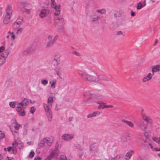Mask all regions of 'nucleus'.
Here are the masks:
<instances>
[{
	"instance_id": "2eb2a0df",
	"label": "nucleus",
	"mask_w": 160,
	"mask_h": 160,
	"mask_svg": "<svg viewBox=\"0 0 160 160\" xmlns=\"http://www.w3.org/2000/svg\"><path fill=\"white\" fill-rule=\"evenodd\" d=\"M56 154V151L54 150H52L50 155L46 158L45 160H53V159L55 157Z\"/></svg>"
},
{
	"instance_id": "f8f14e48",
	"label": "nucleus",
	"mask_w": 160,
	"mask_h": 160,
	"mask_svg": "<svg viewBox=\"0 0 160 160\" xmlns=\"http://www.w3.org/2000/svg\"><path fill=\"white\" fill-rule=\"evenodd\" d=\"M83 100L85 102H87L92 97V95L88 92H85L83 93Z\"/></svg>"
},
{
	"instance_id": "473e14b6",
	"label": "nucleus",
	"mask_w": 160,
	"mask_h": 160,
	"mask_svg": "<svg viewBox=\"0 0 160 160\" xmlns=\"http://www.w3.org/2000/svg\"><path fill=\"white\" fill-rule=\"evenodd\" d=\"M96 12L99 13L101 14H103L106 12V10L105 9H102L101 10H98L96 11Z\"/></svg>"
},
{
	"instance_id": "1a4fd4ad",
	"label": "nucleus",
	"mask_w": 160,
	"mask_h": 160,
	"mask_svg": "<svg viewBox=\"0 0 160 160\" xmlns=\"http://www.w3.org/2000/svg\"><path fill=\"white\" fill-rule=\"evenodd\" d=\"M28 103V99L24 98L21 102H18L17 105L21 106L23 108H25Z\"/></svg>"
},
{
	"instance_id": "a211bd4d",
	"label": "nucleus",
	"mask_w": 160,
	"mask_h": 160,
	"mask_svg": "<svg viewBox=\"0 0 160 160\" xmlns=\"http://www.w3.org/2000/svg\"><path fill=\"white\" fill-rule=\"evenodd\" d=\"M98 78L99 80L101 81H108L110 80L109 78L106 76L102 75L98 76Z\"/></svg>"
},
{
	"instance_id": "6e6552de",
	"label": "nucleus",
	"mask_w": 160,
	"mask_h": 160,
	"mask_svg": "<svg viewBox=\"0 0 160 160\" xmlns=\"http://www.w3.org/2000/svg\"><path fill=\"white\" fill-rule=\"evenodd\" d=\"M16 110L18 112V114L22 116H25V111L21 106L17 105V106L16 107Z\"/></svg>"
},
{
	"instance_id": "864d4df0",
	"label": "nucleus",
	"mask_w": 160,
	"mask_h": 160,
	"mask_svg": "<svg viewBox=\"0 0 160 160\" xmlns=\"http://www.w3.org/2000/svg\"><path fill=\"white\" fill-rule=\"evenodd\" d=\"M123 33L122 31H119L117 32L116 35H122V34Z\"/></svg>"
},
{
	"instance_id": "6e6d98bb",
	"label": "nucleus",
	"mask_w": 160,
	"mask_h": 160,
	"mask_svg": "<svg viewBox=\"0 0 160 160\" xmlns=\"http://www.w3.org/2000/svg\"><path fill=\"white\" fill-rule=\"evenodd\" d=\"M142 117L143 120L144 121L147 120V118H148V117H147L145 115H143L142 116Z\"/></svg>"
},
{
	"instance_id": "6ab92c4d",
	"label": "nucleus",
	"mask_w": 160,
	"mask_h": 160,
	"mask_svg": "<svg viewBox=\"0 0 160 160\" xmlns=\"http://www.w3.org/2000/svg\"><path fill=\"white\" fill-rule=\"evenodd\" d=\"M152 71L153 72V74H154V72L160 71V66L159 65H156L152 66Z\"/></svg>"
},
{
	"instance_id": "c03bdc74",
	"label": "nucleus",
	"mask_w": 160,
	"mask_h": 160,
	"mask_svg": "<svg viewBox=\"0 0 160 160\" xmlns=\"http://www.w3.org/2000/svg\"><path fill=\"white\" fill-rule=\"evenodd\" d=\"M76 147L78 151H82V149L79 145H77L76 146Z\"/></svg>"
},
{
	"instance_id": "49530a36",
	"label": "nucleus",
	"mask_w": 160,
	"mask_h": 160,
	"mask_svg": "<svg viewBox=\"0 0 160 160\" xmlns=\"http://www.w3.org/2000/svg\"><path fill=\"white\" fill-rule=\"evenodd\" d=\"M12 134H13L14 136H16V134L18 135L19 134V132L18 131L13 130H12Z\"/></svg>"
},
{
	"instance_id": "5701e85b",
	"label": "nucleus",
	"mask_w": 160,
	"mask_h": 160,
	"mask_svg": "<svg viewBox=\"0 0 160 160\" xmlns=\"http://www.w3.org/2000/svg\"><path fill=\"white\" fill-rule=\"evenodd\" d=\"M132 150H129L125 155V159L127 160L129 159L132 155Z\"/></svg>"
},
{
	"instance_id": "e433bc0d",
	"label": "nucleus",
	"mask_w": 160,
	"mask_h": 160,
	"mask_svg": "<svg viewBox=\"0 0 160 160\" xmlns=\"http://www.w3.org/2000/svg\"><path fill=\"white\" fill-rule=\"evenodd\" d=\"M34 154L35 153L34 151H31L29 154L28 157L30 158H32L33 157V156L34 155Z\"/></svg>"
},
{
	"instance_id": "c756f323",
	"label": "nucleus",
	"mask_w": 160,
	"mask_h": 160,
	"mask_svg": "<svg viewBox=\"0 0 160 160\" xmlns=\"http://www.w3.org/2000/svg\"><path fill=\"white\" fill-rule=\"evenodd\" d=\"M97 103L99 104L98 107L99 109H103L105 108V103H100L99 102H97Z\"/></svg>"
},
{
	"instance_id": "0e129e2a",
	"label": "nucleus",
	"mask_w": 160,
	"mask_h": 160,
	"mask_svg": "<svg viewBox=\"0 0 160 160\" xmlns=\"http://www.w3.org/2000/svg\"><path fill=\"white\" fill-rule=\"evenodd\" d=\"M157 43H158V40H156L155 41V42H154V45L155 46L157 44Z\"/></svg>"
},
{
	"instance_id": "b1692460",
	"label": "nucleus",
	"mask_w": 160,
	"mask_h": 160,
	"mask_svg": "<svg viewBox=\"0 0 160 160\" xmlns=\"http://www.w3.org/2000/svg\"><path fill=\"white\" fill-rule=\"evenodd\" d=\"M122 121L123 122L125 123L127 125L130 127H133V124L131 122L128 121L125 119H122Z\"/></svg>"
},
{
	"instance_id": "9d476101",
	"label": "nucleus",
	"mask_w": 160,
	"mask_h": 160,
	"mask_svg": "<svg viewBox=\"0 0 160 160\" xmlns=\"http://www.w3.org/2000/svg\"><path fill=\"white\" fill-rule=\"evenodd\" d=\"M138 126L142 130H145L146 128V125L144 124V122L142 120H140L137 122Z\"/></svg>"
},
{
	"instance_id": "774afa93",
	"label": "nucleus",
	"mask_w": 160,
	"mask_h": 160,
	"mask_svg": "<svg viewBox=\"0 0 160 160\" xmlns=\"http://www.w3.org/2000/svg\"><path fill=\"white\" fill-rule=\"evenodd\" d=\"M100 98L101 99H102L103 98V97L102 95H101L100 97Z\"/></svg>"
},
{
	"instance_id": "603ef678",
	"label": "nucleus",
	"mask_w": 160,
	"mask_h": 160,
	"mask_svg": "<svg viewBox=\"0 0 160 160\" xmlns=\"http://www.w3.org/2000/svg\"><path fill=\"white\" fill-rule=\"evenodd\" d=\"M5 49V47L4 46L0 47V52H2Z\"/></svg>"
},
{
	"instance_id": "ddd939ff",
	"label": "nucleus",
	"mask_w": 160,
	"mask_h": 160,
	"mask_svg": "<svg viewBox=\"0 0 160 160\" xmlns=\"http://www.w3.org/2000/svg\"><path fill=\"white\" fill-rule=\"evenodd\" d=\"M45 143L46 142L48 146H51L53 141V137H50L49 138L43 139Z\"/></svg>"
},
{
	"instance_id": "4c0bfd02",
	"label": "nucleus",
	"mask_w": 160,
	"mask_h": 160,
	"mask_svg": "<svg viewBox=\"0 0 160 160\" xmlns=\"http://www.w3.org/2000/svg\"><path fill=\"white\" fill-rule=\"evenodd\" d=\"M5 137V134L4 133L0 131V140L4 138Z\"/></svg>"
},
{
	"instance_id": "69168bd1",
	"label": "nucleus",
	"mask_w": 160,
	"mask_h": 160,
	"mask_svg": "<svg viewBox=\"0 0 160 160\" xmlns=\"http://www.w3.org/2000/svg\"><path fill=\"white\" fill-rule=\"evenodd\" d=\"M149 146H150V147L151 148H152V149L153 148V147L152 146V145L151 144L149 143Z\"/></svg>"
},
{
	"instance_id": "79ce46f5",
	"label": "nucleus",
	"mask_w": 160,
	"mask_h": 160,
	"mask_svg": "<svg viewBox=\"0 0 160 160\" xmlns=\"http://www.w3.org/2000/svg\"><path fill=\"white\" fill-rule=\"evenodd\" d=\"M79 152V157L80 158H81L82 157L83 155V152L82 151H78Z\"/></svg>"
},
{
	"instance_id": "cd10ccee",
	"label": "nucleus",
	"mask_w": 160,
	"mask_h": 160,
	"mask_svg": "<svg viewBox=\"0 0 160 160\" xmlns=\"http://www.w3.org/2000/svg\"><path fill=\"white\" fill-rule=\"evenodd\" d=\"M45 142L44 140H43L38 145V148H42L43 147L45 146Z\"/></svg>"
},
{
	"instance_id": "9b49d317",
	"label": "nucleus",
	"mask_w": 160,
	"mask_h": 160,
	"mask_svg": "<svg viewBox=\"0 0 160 160\" xmlns=\"http://www.w3.org/2000/svg\"><path fill=\"white\" fill-rule=\"evenodd\" d=\"M73 137V135L68 134H63L62 136V138L66 141H70Z\"/></svg>"
},
{
	"instance_id": "09e8293b",
	"label": "nucleus",
	"mask_w": 160,
	"mask_h": 160,
	"mask_svg": "<svg viewBox=\"0 0 160 160\" xmlns=\"http://www.w3.org/2000/svg\"><path fill=\"white\" fill-rule=\"evenodd\" d=\"M95 145L94 144L91 145L90 147V150L92 151L93 149L95 148Z\"/></svg>"
},
{
	"instance_id": "c9c22d12",
	"label": "nucleus",
	"mask_w": 160,
	"mask_h": 160,
	"mask_svg": "<svg viewBox=\"0 0 160 160\" xmlns=\"http://www.w3.org/2000/svg\"><path fill=\"white\" fill-rule=\"evenodd\" d=\"M41 83L42 85H46L48 84V82L47 80L42 79L41 80Z\"/></svg>"
},
{
	"instance_id": "bb28decb",
	"label": "nucleus",
	"mask_w": 160,
	"mask_h": 160,
	"mask_svg": "<svg viewBox=\"0 0 160 160\" xmlns=\"http://www.w3.org/2000/svg\"><path fill=\"white\" fill-rule=\"evenodd\" d=\"M18 103V102L17 101L10 102H9V105L12 108H14Z\"/></svg>"
},
{
	"instance_id": "3c124183",
	"label": "nucleus",
	"mask_w": 160,
	"mask_h": 160,
	"mask_svg": "<svg viewBox=\"0 0 160 160\" xmlns=\"http://www.w3.org/2000/svg\"><path fill=\"white\" fill-rule=\"evenodd\" d=\"M147 120H146L145 121L148 123H151L152 122V120L151 119L149 118L148 117L147 118Z\"/></svg>"
},
{
	"instance_id": "e2e57ef3",
	"label": "nucleus",
	"mask_w": 160,
	"mask_h": 160,
	"mask_svg": "<svg viewBox=\"0 0 160 160\" xmlns=\"http://www.w3.org/2000/svg\"><path fill=\"white\" fill-rule=\"evenodd\" d=\"M137 160H142L141 157L140 156H138L137 158Z\"/></svg>"
},
{
	"instance_id": "dca6fc26",
	"label": "nucleus",
	"mask_w": 160,
	"mask_h": 160,
	"mask_svg": "<svg viewBox=\"0 0 160 160\" xmlns=\"http://www.w3.org/2000/svg\"><path fill=\"white\" fill-rule=\"evenodd\" d=\"M100 18V17L95 13L91 16V22L92 23H97Z\"/></svg>"
},
{
	"instance_id": "13d9d810",
	"label": "nucleus",
	"mask_w": 160,
	"mask_h": 160,
	"mask_svg": "<svg viewBox=\"0 0 160 160\" xmlns=\"http://www.w3.org/2000/svg\"><path fill=\"white\" fill-rule=\"evenodd\" d=\"M34 160H41V158L38 157H36Z\"/></svg>"
},
{
	"instance_id": "0eeeda50",
	"label": "nucleus",
	"mask_w": 160,
	"mask_h": 160,
	"mask_svg": "<svg viewBox=\"0 0 160 160\" xmlns=\"http://www.w3.org/2000/svg\"><path fill=\"white\" fill-rule=\"evenodd\" d=\"M51 6L52 8H54L55 10L54 15H60V5H57L55 1L51 2Z\"/></svg>"
},
{
	"instance_id": "7ed1b4c3",
	"label": "nucleus",
	"mask_w": 160,
	"mask_h": 160,
	"mask_svg": "<svg viewBox=\"0 0 160 160\" xmlns=\"http://www.w3.org/2000/svg\"><path fill=\"white\" fill-rule=\"evenodd\" d=\"M79 74L86 81L90 82H97L96 77L89 75L87 72H85L82 73H79Z\"/></svg>"
},
{
	"instance_id": "c85d7f7f",
	"label": "nucleus",
	"mask_w": 160,
	"mask_h": 160,
	"mask_svg": "<svg viewBox=\"0 0 160 160\" xmlns=\"http://www.w3.org/2000/svg\"><path fill=\"white\" fill-rule=\"evenodd\" d=\"M16 22L21 25L23 22V18L21 17H18Z\"/></svg>"
},
{
	"instance_id": "f704fd0d",
	"label": "nucleus",
	"mask_w": 160,
	"mask_h": 160,
	"mask_svg": "<svg viewBox=\"0 0 160 160\" xmlns=\"http://www.w3.org/2000/svg\"><path fill=\"white\" fill-rule=\"evenodd\" d=\"M30 53V52L29 50H26L23 51L22 54L24 56H27Z\"/></svg>"
},
{
	"instance_id": "338daca9",
	"label": "nucleus",
	"mask_w": 160,
	"mask_h": 160,
	"mask_svg": "<svg viewBox=\"0 0 160 160\" xmlns=\"http://www.w3.org/2000/svg\"><path fill=\"white\" fill-rule=\"evenodd\" d=\"M3 158L1 154H0V160L2 159Z\"/></svg>"
},
{
	"instance_id": "bf43d9fd",
	"label": "nucleus",
	"mask_w": 160,
	"mask_h": 160,
	"mask_svg": "<svg viewBox=\"0 0 160 160\" xmlns=\"http://www.w3.org/2000/svg\"><path fill=\"white\" fill-rule=\"evenodd\" d=\"M73 119V118L72 117H70L68 119V120L70 121H72Z\"/></svg>"
},
{
	"instance_id": "a18cd8bd",
	"label": "nucleus",
	"mask_w": 160,
	"mask_h": 160,
	"mask_svg": "<svg viewBox=\"0 0 160 160\" xmlns=\"http://www.w3.org/2000/svg\"><path fill=\"white\" fill-rule=\"evenodd\" d=\"M53 61L56 62L57 65H59L60 64V60L59 58L56 59L55 58L53 60Z\"/></svg>"
},
{
	"instance_id": "423d86ee",
	"label": "nucleus",
	"mask_w": 160,
	"mask_h": 160,
	"mask_svg": "<svg viewBox=\"0 0 160 160\" xmlns=\"http://www.w3.org/2000/svg\"><path fill=\"white\" fill-rule=\"evenodd\" d=\"M9 52L8 50H6L0 55V66L3 65L5 62L6 59L7 57Z\"/></svg>"
},
{
	"instance_id": "393cba45",
	"label": "nucleus",
	"mask_w": 160,
	"mask_h": 160,
	"mask_svg": "<svg viewBox=\"0 0 160 160\" xmlns=\"http://www.w3.org/2000/svg\"><path fill=\"white\" fill-rule=\"evenodd\" d=\"M21 25L18 24L17 22H15L12 25V27L13 29L16 30L18 28L20 27Z\"/></svg>"
},
{
	"instance_id": "ea45409f",
	"label": "nucleus",
	"mask_w": 160,
	"mask_h": 160,
	"mask_svg": "<svg viewBox=\"0 0 160 160\" xmlns=\"http://www.w3.org/2000/svg\"><path fill=\"white\" fill-rule=\"evenodd\" d=\"M35 111L34 107H31L30 108V112L32 113H33Z\"/></svg>"
},
{
	"instance_id": "20e7f679",
	"label": "nucleus",
	"mask_w": 160,
	"mask_h": 160,
	"mask_svg": "<svg viewBox=\"0 0 160 160\" xmlns=\"http://www.w3.org/2000/svg\"><path fill=\"white\" fill-rule=\"evenodd\" d=\"M6 14L5 16L3 22L4 23L7 24L10 21V18L12 14V6L11 4H8L6 9Z\"/></svg>"
},
{
	"instance_id": "2f4dec72",
	"label": "nucleus",
	"mask_w": 160,
	"mask_h": 160,
	"mask_svg": "<svg viewBox=\"0 0 160 160\" xmlns=\"http://www.w3.org/2000/svg\"><path fill=\"white\" fill-rule=\"evenodd\" d=\"M127 139V136L126 135H123L121 138V140L123 142H126Z\"/></svg>"
},
{
	"instance_id": "f257e3e1",
	"label": "nucleus",
	"mask_w": 160,
	"mask_h": 160,
	"mask_svg": "<svg viewBox=\"0 0 160 160\" xmlns=\"http://www.w3.org/2000/svg\"><path fill=\"white\" fill-rule=\"evenodd\" d=\"M53 101L52 98L49 97L48 99V104L44 103L43 104V107L46 111V115L49 121H52V112L51 111V108L52 106V102Z\"/></svg>"
},
{
	"instance_id": "052dcab7",
	"label": "nucleus",
	"mask_w": 160,
	"mask_h": 160,
	"mask_svg": "<svg viewBox=\"0 0 160 160\" xmlns=\"http://www.w3.org/2000/svg\"><path fill=\"white\" fill-rule=\"evenodd\" d=\"M131 15L132 16H134L135 15V12H132V13L131 14Z\"/></svg>"
},
{
	"instance_id": "412c9836",
	"label": "nucleus",
	"mask_w": 160,
	"mask_h": 160,
	"mask_svg": "<svg viewBox=\"0 0 160 160\" xmlns=\"http://www.w3.org/2000/svg\"><path fill=\"white\" fill-rule=\"evenodd\" d=\"M152 74L151 73H149L148 75L142 79V81L143 82H146L151 79L152 78Z\"/></svg>"
},
{
	"instance_id": "72a5a7b5",
	"label": "nucleus",
	"mask_w": 160,
	"mask_h": 160,
	"mask_svg": "<svg viewBox=\"0 0 160 160\" xmlns=\"http://www.w3.org/2000/svg\"><path fill=\"white\" fill-rule=\"evenodd\" d=\"M16 30H17V31L16 32V33L18 34H20L21 33L22 31L23 30V28H18V29H17Z\"/></svg>"
},
{
	"instance_id": "f03ea898",
	"label": "nucleus",
	"mask_w": 160,
	"mask_h": 160,
	"mask_svg": "<svg viewBox=\"0 0 160 160\" xmlns=\"http://www.w3.org/2000/svg\"><path fill=\"white\" fill-rule=\"evenodd\" d=\"M54 23L55 27L59 29L62 28L64 24L63 19L61 16L54 15Z\"/></svg>"
},
{
	"instance_id": "58836bf2",
	"label": "nucleus",
	"mask_w": 160,
	"mask_h": 160,
	"mask_svg": "<svg viewBox=\"0 0 160 160\" xmlns=\"http://www.w3.org/2000/svg\"><path fill=\"white\" fill-rule=\"evenodd\" d=\"M152 139L154 141L158 143L159 144H160V141L159 140L158 138L154 137L152 138Z\"/></svg>"
},
{
	"instance_id": "5fc2aeb1",
	"label": "nucleus",
	"mask_w": 160,
	"mask_h": 160,
	"mask_svg": "<svg viewBox=\"0 0 160 160\" xmlns=\"http://www.w3.org/2000/svg\"><path fill=\"white\" fill-rule=\"evenodd\" d=\"M19 126H20L19 125L14 126V129L15 130H18L19 128Z\"/></svg>"
},
{
	"instance_id": "7c9ffc66",
	"label": "nucleus",
	"mask_w": 160,
	"mask_h": 160,
	"mask_svg": "<svg viewBox=\"0 0 160 160\" xmlns=\"http://www.w3.org/2000/svg\"><path fill=\"white\" fill-rule=\"evenodd\" d=\"M12 81L10 80H8L6 81L5 84V87L6 88H8L11 85Z\"/></svg>"
},
{
	"instance_id": "a19ab883",
	"label": "nucleus",
	"mask_w": 160,
	"mask_h": 160,
	"mask_svg": "<svg viewBox=\"0 0 160 160\" xmlns=\"http://www.w3.org/2000/svg\"><path fill=\"white\" fill-rule=\"evenodd\" d=\"M11 39L12 40H13L15 39V35L13 32H12L11 33Z\"/></svg>"
},
{
	"instance_id": "8fccbe9b",
	"label": "nucleus",
	"mask_w": 160,
	"mask_h": 160,
	"mask_svg": "<svg viewBox=\"0 0 160 160\" xmlns=\"http://www.w3.org/2000/svg\"><path fill=\"white\" fill-rule=\"evenodd\" d=\"M72 53L77 56H79L80 55V53L76 51H73L72 52Z\"/></svg>"
},
{
	"instance_id": "f3484780",
	"label": "nucleus",
	"mask_w": 160,
	"mask_h": 160,
	"mask_svg": "<svg viewBox=\"0 0 160 160\" xmlns=\"http://www.w3.org/2000/svg\"><path fill=\"white\" fill-rule=\"evenodd\" d=\"M145 0L142 2H140L138 3L137 6V8L139 10L141 9L142 7L146 6Z\"/></svg>"
},
{
	"instance_id": "39448f33",
	"label": "nucleus",
	"mask_w": 160,
	"mask_h": 160,
	"mask_svg": "<svg viewBox=\"0 0 160 160\" xmlns=\"http://www.w3.org/2000/svg\"><path fill=\"white\" fill-rule=\"evenodd\" d=\"M58 38V35H56L53 38L52 35H48V38L49 41L46 44V48H49L52 47L54 45V43L57 41Z\"/></svg>"
},
{
	"instance_id": "4be33fe9",
	"label": "nucleus",
	"mask_w": 160,
	"mask_h": 160,
	"mask_svg": "<svg viewBox=\"0 0 160 160\" xmlns=\"http://www.w3.org/2000/svg\"><path fill=\"white\" fill-rule=\"evenodd\" d=\"M7 149L8 151L11 153L16 154L17 152L15 147H14L13 146L12 147H8Z\"/></svg>"
},
{
	"instance_id": "4d7b16f0",
	"label": "nucleus",
	"mask_w": 160,
	"mask_h": 160,
	"mask_svg": "<svg viewBox=\"0 0 160 160\" xmlns=\"http://www.w3.org/2000/svg\"><path fill=\"white\" fill-rule=\"evenodd\" d=\"M113 106L112 105H105V108H113Z\"/></svg>"
},
{
	"instance_id": "aec40b11",
	"label": "nucleus",
	"mask_w": 160,
	"mask_h": 160,
	"mask_svg": "<svg viewBox=\"0 0 160 160\" xmlns=\"http://www.w3.org/2000/svg\"><path fill=\"white\" fill-rule=\"evenodd\" d=\"M100 112L99 111H97L93 112L92 113H91L88 115L87 116V118H89L98 116L100 115Z\"/></svg>"
},
{
	"instance_id": "a878e982",
	"label": "nucleus",
	"mask_w": 160,
	"mask_h": 160,
	"mask_svg": "<svg viewBox=\"0 0 160 160\" xmlns=\"http://www.w3.org/2000/svg\"><path fill=\"white\" fill-rule=\"evenodd\" d=\"M57 80L56 79H53L49 82L50 84L51 85V87L53 89L55 88V84L56 83Z\"/></svg>"
},
{
	"instance_id": "4468645a",
	"label": "nucleus",
	"mask_w": 160,
	"mask_h": 160,
	"mask_svg": "<svg viewBox=\"0 0 160 160\" xmlns=\"http://www.w3.org/2000/svg\"><path fill=\"white\" fill-rule=\"evenodd\" d=\"M49 11L48 10L43 9L41 11L39 16L42 18H44L49 14Z\"/></svg>"
},
{
	"instance_id": "37998d69",
	"label": "nucleus",
	"mask_w": 160,
	"mask_h": 160,
	"mask_svg": "<svg viewBox=\"0 0 160 160\" xmlns=\"http://www.w3.org/2000/svg\"><path fill=\"white\" fill-rule=\"evenodd\" d=\"M120 158V156L117 155L115 157L112 158L111 160H118Z\"/></svg>"
},
{
	"instance_id": "de8ad7c7",
	"label": "nucleus",
	"mask_w": 160,
	"mask_h": 160,
	"mask_svg": "<svg viewBox=\"0 0 160 160\" xmlns=\"http://www.w3.org/2000/svg\"><path fill=\"white\" fill-rule=\"evenodd\" d=\"M15 144H16L18 146V144H19V145H20V147L19 148L20 149L22 148H23V147L22 146V143H19L18 142H15Z\"/></svg>"
},
{
	"instance_id": "680f3d73",
	"label": "nucleus",
	"mask_w": 160,
	"mask_h": 160,
	"mask_svg": "<svg viewBox=\"0 0 160 160\" xmlns=\"http://www.w3.org/2000/svg\"><path fill=\"white\" fill-rule=\"evenodd\" d=\"M57 107H58V105L57 104H56L55 110L56 111H58V108H57Z\"/></svg>"
}]
</instances>
